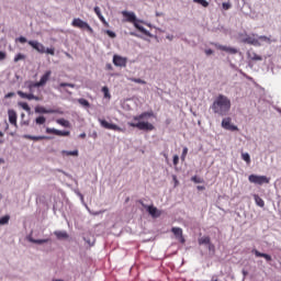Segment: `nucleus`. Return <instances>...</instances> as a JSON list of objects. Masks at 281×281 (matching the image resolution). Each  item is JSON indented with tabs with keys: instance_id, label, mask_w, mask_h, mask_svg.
Masks as SVG:
<instances>
[{
	"instance_id": "1",
	"label": "nucleus",
	"mask_w": 281,
	"mask_h": 281,
	"mask_svg": "<svg viewBox=\"0 0 281 281\" xmlns=\"http://www.w3.org/2000/svg\"><path fill=\"white\" fill-rule=\"evenodd\" d=\"M52 78V70H46L40 81L34 82V81H26V88L29 89L30 93H25L21 90L18 91V95L22 98L23 100H35V102H41L43 101V95H35L34 94V89H40V87H45L47 82H49V79Z\"/></svg>"
},
{
	"instance_id": "2",
	"label": "nucleus",
	"mask_w": 281,
	"mask_h": 281,
	"mask_svg": "<svg viewBox=\"0 0 281 281\" xmlns=\"http://www.w3.org/2000/svg\"><path fill=\"white\" fill-rule=\"evenodd\" d=\"M213 113L221 115L222 117L229 113L232 109V101L224 94H218L211 105Z\"/></svg>"
},
{
	"instance_id": "3",
	"label": "nucleus",
	"mask_w": 281,
	"mask_h": 281,
	"mask_svg": "<svg viewBox=\"0 0 281 281\" xmlns=\"http://www.w3.org/2000/svg\"><path fill=\"white\" fill-rule=\"evenodd\" d=\"M146 117H153V112H143L142 114L133 117L134 122H128L127 124L132 128H138V131H155V125L148 122H142V120Z\"/></svg>"
},
{
	"instance_id": "4",
	"label": "nucleus",
	"mask_w": 281,
	"mask_h": 281,
	"mask_svg": "<svg viewBox=\"0 0 281 281\" xmlns=\"http://www.w3.org/2000/svg\"><path fill=\"white\" fill-rule=\"evenodd\" d=\"M72 27H78L79 30H87L90 34H93V29L89 23L82 21V19L75 18L71 22Z\"/></svg>"
},
{
	"instance_id": "5",
	"label": "nucleus",
	"mask_w": 281,
	"mask_h": 281,
	"mask_svg": "<svg viewBox=\"0 0 281 281\" xmlns=\"http://www.w3.org/2000/svg\"><path fill=\"white\" fill-rule=\"evenodd\" d=\"M248 181L250 183H255L256 186H265V183H269L271 179L267 176L250 175L248 177Z\"/></svg>"
},
{
	"instance_id": "6",
	"label": "nucleus",
	"mask_w": 281,
	"mask_h": 281,
	"mask_svg": "<svg viewBox=\"0 0 281 281\" xmlns=\"http://www.w3.org/2000/svg\"><path fill=\"white\" fill-rule=\"evenodd\" d=\"M98 122L101 124L102 128H106L108 131H117L119 133H122V127L113 123H109L106 120L99 119Z\"/></svg>"
},
{
	"instance_id": "7",
	"label": "nucleus",
	"mask_w": 281,
	"mask_h": 281,
	"mask_svg": "<svg viewBox=\"0 0 281 281\" xmlns=\"http://www.w3.org/2000/svg\"><path fill=\"white\" fill-rule=\"evenodd\" d=\"M46 133H47V135H57L59 137H69V135H71V133L69 131H59V130L52 128V127H47Z\"/></svg>"
},
{
	"instance_id": "8",
	"label": "nucleus",
	"mask_w": 281,
	"mask_h": 281,
	"mask_svg": "<svg viewBox=\"0 0 281 281\" xmlns=\"http://www.w3.org/2000/svg\"><path fill=\"white\" fill-rule=\"evenodd\" d=\"M222 128H225V131H238V126L232 124V117H225L222 120Z\"/></svg>"
},
{
	"instance_id": "9",
	"label": "nucleus",
	"mask_w": 281,
	"mask_h": 281,
	"mask_svg": "<svg viewBox=\"0 0 281 281\" xmlns=\"http://www.w3.org/2000/svg\"><path fill=\"white\" fill-rule=\"evenodd\" d=\"M29 45L33 47L38 54H45V46L37 41H29Z\"/></svg>"
},
{
	"instance_id": "10",
	"label": "nucleus",
	"mask_w": 281,
	"mask_h": 281,
	"mask_svg": "<svg viewBox=\"0 0 281 281\" xmlns=\"http://www.w3.org/2000/svg\"><path fill=\"white\" fill-rule=\"evenodd\" d=\"M126 57H122L120 55L113 56V65H115V67H126Z\"/></svg>"
},
{
	"instance_id": "11",
	"label": "nucleus",
	"mask_w": 281,
	"mask_h": 281,
	"mask_svg": "<svg viewBox=\"0 0 281 281\" xmlns=\"http://www.w3.org/2000/svg\"><path fill=\"white\" fill-rule=\"evenodd\" d=\"M171 232L176 236L177 240H179L182 245L186 243V238L183 237V229L179 227H172Z\"/></svg>"
},
{
	"instance_id": "12",
	"label": "nucleus",
	"mask_w": 281,
	"mask_h": 281,
	"mask_svg": "<svg viewBox=\"0 0 281 281\" xmlns=\"http://www.w3.org/2000/svg\"><path fill=\"white\" fill-rule=\"evenodd\" d=\"M214 46L216 47V49H220L221 52H226L227 54H237L238 53V49H236L234 47L224 46V45H220V44H214Z\"/></svg>"
},
{
	"instance_id": "13",
	"label": "nucleus",
	"mask_w": 281,
	"mask_h": 281,
	"mask_svg": "<svg viewBox=\"0 0 281 281\" xmlns=\"http://www.w3.org/2000/svg\"><path fill=\"white\" fill-rule=\"evenodd\" d=\"M122 15L126 19L127 23H135L137 15L134 12L122 11Z\"/></svg>"
},
{
	"instance_id": "14",
	"label": "nucleus",
	"mask_w": 281,
	"mask_h": 281,
	"mask_svg": "<svg viewBox=\"0 0 281 281\" xmlns=\"http://www.w3.org/2000/svg\"><path fill=\"white\" fill-rule=\"evenodd\" d=\"M147 212L153 218H159V216H161V211L157 210L154 205L147 206Z\"/></svg>"
},
{
	"instance_id": "15",
	"label": "nucleus",
	"mask_w": 281,
	"mask_h": 281,
	"mask_svg": "<svg viewBox=\"0 0 281 281\" xmlns=\"http://www.w3.org/2000/svg\"><path fill=\"white\" fill-rule=\"evenodd\" d=\"M252 254H255V256L257 258H265V260H267V262H271V260H272L270 255L265 254V252H260V251H258L256 249H252Z\"/></svg>"
},
{
	"instance_id": "16",
	"label": "nucleus",
	"mask_w": 281,
	"mask_h": 281,
	"mask_svg": "<svg viewBox=\"0 0 281 281\" xmlns=\"http://www.w3.org/2000/svg\"><path fill=\"white\" fill-rule=\"evenodd\" d=\"M24 139H31L32 142H41L43 139H52L49 136H32V135H24Z\"/></svg>"
},
{
	"instance_id": "17",
	"label": "nucleus",
	"mask_w": 281,
	"mask_h": 281,
	"mask_svg": "<svg viewBox=\"0 0 281 281\" xmlns=\"http://www.w3.org/2000/svg\"><path fill=\"white\" fill-rule=\"evenodd\" d=\"M8 115H9V122H10V124H12L13 126H16V111H14V110H9V111H8Z\"/></svg>"
},
{
	"instance_id": "18",
	"label": "nucleus",
	"mask_w": 281,
	"mask_h": 281,
	"mask_svg": "<svg viewBox=\"0 0 281 281\" xmlns=\"http://www.w3.org/2000/svg\"><path fill=\"white\" fill-rule=\"evenodd\" d=\"M198 243H199V245H209V249H212L214 247V245L211 244L210 237H207V236L199 238Z\"/></svg>"
},
{
	"instance_id": "19",
	"label": "nucleus",
	"mask_w": 281,
	"mask_h": 281,
	"mask_svg": "<svg viewBox=\"0 0 281 281\" xmlns=\"http://www.w3.org/2000/svg\"><path fill=\"white\" fill-rule=\"evenodd\" d=\"M54 234L58 238V240H65L66 238H69L67 232L56 231Z\"/></svg>"
},
{
	"instance_id": "20",
	"label": "nucleus",
	"mask_w": 281,
	"mask_h": 281,
	"mask_svg": "<svg viewBox=\"0 0 281 281\" xmlns=\"http://www.w3.org/2000/svg\"><path fill=\"white\" fill-rule=\"evenodd\" d=\"M244 43H247L248 45H260V43L258 42V40L248 36L244 40Z\"/></svg>"
},
{
	"instance_id": "21",
	"label": "nucleus",
	"mask_w": 281,
	"mask_h": 281,
	"mask_svg": "<svg viewBox=\"0 0 281 281\" xmlns=\"http://www.w3.org/2000/svg\"><path fill=\"white\" fill-rule=\"evenodd\" d=\"M29 240H30V243H34V245H44V243H49V238H47V239L30 238Z\"/></svg>"
},
{
	"instance_id": "22",
	"label": "nucleus",
	"mask_w": 281,
	"mask_h": 281,
	"mask_svg": "<svg viewBox=\"0 0 281 281\" xmlns=\"http://www.w3.org/2000/svg\"><path fill=\"white\" fill-rule=\"evenodd\" d=\"M61 154L66 155L67 157H78V149L69 151V150H63Z\"/></svg>"
},
{
	"instance_id": "23",
	"label": "nucleus",
	"mask_w": 281,
	"mask_h": 281,
	"mask_svg": "<svg viewBox=\"0 0 281 281\" xmlns=\"http://www.w3.org/2000/svg\"><path fill=\"white\" fill-rule=\"evenodd\" d=\"M255 202L256 205H258L259 207H265V200H262V198H260L259 195H255Z\"/></svg>"
},
{
	"instance_id": "24",
	"label": "nucleus",
	"mask_w": 281,
	"mask_h": 281,
	"mask_svg": "<svg viewBox=\"0 0 281 281\" xmlns=\"http://www.w3.org/2000/svg\"><path fill=\"white\" fill-rule=\"evenodd\" d=\"M35 113H52V110H47L44 106L38 105L35 108Z\"/></svg>"
},
{
	"instance_id": "25",
	"label": "nucleus",
	"mask_w": 281,
	"mask_h": 281,
	"mask_svg": "<svg viewBox=\"0 0 281 281\" xmlns=\"http://www.w3.org/2000/svg\"><path fill=\"white\" fill-rule=\"evenodd\" d=\"M19 106H21V109H23V111H26L27 113L32 111V109L30 108V104H27L26 102H20Z\"/></svg>"
},
{
	"instance_id": "26",
	"label": "nucleus",
	"mask_w": 281,
	"mask_h": 281,
	"mask_svg": "<svg viewBox=\"0 0 281 281\" xmlns=\"http://www.w3.org/2000/svg\"><path fill=\"white\" fill-rule=\"evenodd\" d=\"M10 223V215L0 217V225H8Z\"/></svg>"
},
{
	"instance_id": "27",
	"label": "nucleus",
	"mask_w": 281,
	"mask_h": 281,
	"mask_svg": "<svg viewBox=\"0 0 281 281\" xmlns=\"http://www.w3.org/2000/svg\"><path fill=\"white\" fill-rule=\"evenodd\" d=\"M193 3H199L203 8H207L210 5V2H207V0H193Z\"/></svg>"
},
{
	"instance_id": "28",
	"label": "nucleus",
	"mask_w": 281,
	"mask_h": 281,
	"mask_svg": "<svg viewBox=\"0 0 281 281\" xmlns=\"http://www.w3.org/2000/svg\"><path fill=\"white\" fill-rule=\"evenodd\" d=\"M131 82H136V85H146V81L144 79H139V78H130L128 79Z\"/></svg>"
},
{
	"instance_id": "29",
	"label": "nucleus",
	"mask_w": 281,
	"mask_h": 281,
	"mask_svg": "<svg viewBox=\"0 0 281 281\" xmlns=\"http://www.w3.org/2000/svg\"><path fill=\"white\" fill-rule=\"evenodd\" d=\"M45 122H47V119H45V116H38L35 119V124L43 125L45 124Z\"/></svg>"
},
{
	"instance_id": "30",
	"label": "nucleus",
	"mask_w": 281,
	"mask_h": 281,
	"mask_svg": "<svg viewBox=\"0 0 281 281\" xmlns=\"http://www.w3.org/2000/svg\"><path fill=\"white\" fill-rule=\"evenodd\" d=\"M241 159L246 161V164H251V157L247 153L241 154Z\"/></svg>"
},
{
	"instance_id": "31",
	"label": "nucleus",
	"mask_w": 281,
	"mask_h": 281,
	"mask_svg": "<svg viewBox=\"0 0 281 281\" xmlns=\"http://www.w3.org/2000/svg\"><path fill=\"white\" fill-rule=\"evenodd\" d=\"M134 27H136V30H138L139 32H146V29H144V26L139 25L138 20H136L135 22H133Z\"/></svg>"
},
{
	"instance_id": "32",
	"label": "nucleus",
	"mask_w": 281,
	"mask_h": 281,
	"mask_svg": "<svg viewBox=\"0 0 281 281\" xmlns=\"http://www.w3.org/2000/svg\"><path fill=\"white\" fill-rule=\"evenodd\" d=\"M57 124H60V126H65L66 128L69 127V121H67L65 119L58 120Z\"/></svg>"
},
{
	"instance_id": "33",
	"label": "nucleus",
	"mask_w": 281,
	"mask_h": 281,
	"mask_svg": "<svg viewBox=\"0 0 281 281\" xmlns=\"http://www.w3.org/2000/svg\"><path fill=\"white\" fill-rule=\"evenodd\" d=\"M19 60H25V55L19 53V54L14 57V63H19Z\"/></svg>"
},
{
	"instance_id": "34",
	"label": "nucleus",
	"mask_w": 281,
	"mask_h": 281,
	"mask_svg": "<svg viewBox=\"0 0 281 281\" xmlns=\"http://www.w3.org/2000/svg\"><path fill=\"white\" fill-rule=\"evenodd\" d=\"M78 102L79 104H81V106H87V108L90 106L89 101L86 99H78Z\"/></svg>"
},
{
	"instance_id": "35",
	"label": "nucleus",
	"mask_w": 281,
	"mask_h": 281,
	"mask_svg": "<svg viewBox=\"0 0 281 281\" xmlns=\"http://www.w3.org/2000/svg\"><path fill=\"white\" fill-rule=\"evenodd\" d=\"M186 157H188V147H184L181 155V161H186Z\"/></svg>"
},
{
	"instance_id": "36",
	"label": "nucleus",
	"mask_w": 281,
	"mask_h": 281,
	"mask_svg": "<svg viewBox=\"0 0 281 281\" xmlns=\"http://www.w3.org/2000/svg\"><path fill=\"white\" fill-rule=\"evenodd\" d=\"M222 8H223V10H229V9L232 8V3H229V2H223V3H222Z\"/></svg>"
},
{
	"instance_id": "37",
	"label": "nucleus",
	"mask_w": 281,
	"mask_h": 281,
	"mask_svg": "<svg viewBox=\"0 0 281 281\" xmlns=\"http://www.w3.org/2000/svg\"><path fill=\"white\" fill-rule=\"evenodd\" d=\"M102 91L104 93V98H111V94L109 93V88L108 87H103Z\"/></svg>"
},
{
	"instance_id": "38",
	"label": "nucleus",
	"mask_w": 281,
	"mask_h": 281,
	"mask_svg": "<svg viewBox=\"0 0 281 281\" xmlns=\"http://www.w3.org/2000/svg\"><path fill=\"white\" fill-rule=\"evenodd\" d=\"M45 54H49L50 56H54L56 54V50L54 48H46Z\"/></svg>"
},
{
	"instance_id": "39",
	"label": "nucleus",
	"mask_w": 281,
	"mask_h": 281,
	"mask_svg": "<svg viewBox=\"0 0 281 281\" xmlns=\"http://www.w3.org/2000/svg\"><path fill=\"white\" fill-rule=\"evenodd\" d=\"M251 60H262V56L254 53L252 56H251Z\"/></svg>"
},
{
	"instance_id": "40",
	"label": "nucleus",
	"mask_w": 281,
	"mask_h": 281,
	"mask_svg": "<svg viewBox=\"0 0 281 281\" xmlns=\"http://www.w3.org/2000/svg\"><path fill=\"white\" fill-rule=\"evenodd\" d=\"M191 181H193V183H203V180H201V178H198L196 176L192 177Z\"/></svg>"
},
{
	"instance_id": "41",
	"label": "nucleus",
	"mask_w": 281,
	"mask_h": 281,
	"mask_svg": "<svg viewBox=\"0 0 281 281\" xmlns=\"http://www.w3.org/2000/svg\"><path fill=\"white\" fill-rule=\"evenodd\" d=\"M59 87H70V89H74L76 86L74 83L61 82L59 83Z\"/></svg>"
},
{
	"instance_id": "42",
	"label": "nucleus",
	"mask_w": 281,
	"mask_h": 281,
	"mask_svg": "<svg viewBox=\"0 0 281 281\" xmlns=\"http://www.w3.org/2000/svg\"><path fill=\"white\" fill-rule=\"evenodd\" d=\"M94 13L97 14V16L102 15V11H100V7H94Z\"/></svg>"
},
{
	"instance_id": "43",
	"label": "nucleus",
	"mask_w": 281,
	"mask_h": 281,
	"mask_svg": "<svg viewBox=\"0 0 281 281\" xmlns=\"http://www.w3.org/2000/svg\"><path fill=\"white\" fill-rule=\"evenodd\" d=\"M106 34H108V36H110V38H115V32H113V31H106Z\"/></svg>"
},
{
	"instance_id": "44",
	"label": "nucleus",
	"mask_w": 281,
	"mask_h": 281,
	"mask_svg": "<svg viewBox=\"0 0 281 281\" xmlns=\"http://www.w3.org/2000/svg\"><path fill=\"white\" fill-rule=\"evenodd\" d=\"M173 166H179V156L178 155L173 156Z\"/></svg>"
},
{
	"instance_id": "45",
	"label": "nucleus",
	"mask_w": 281,
	"mask_h": 281,
	"mask_svg": "<svg viewBox=\"0 0 281 281\" xmlns=\"http://www.w3.org/2000/svg\"><path fill=\"white\" fill-rule=\"evenodd\" d=\"M15 93L14 92H9L4 95V98L8 100V98H14Z\"/></svg>"
},
{
	"instance_id": "46",
	"label": "nucleus",
	"mask_w": 281,
	"mask_h": 281,
	"mask_svg": "<svg viewBox=\"0 0 281 281\" xmlns=\"http://www.w3.org/2000/svg\"><path fill=\"white\" fill-rule=\"evenodd\" d=\"M19 43H27V38H25L24 36L19 37Z\"/></svg>"
},
{
	"instance_id": "47",
	"label": "nucleus",
	"mask_w": 281,
	"mask_h": 281,
	"mask_svg": "<svg viewBox=\"0 0 281 281\" xmlns=\"http://www.w3.org/2000/svg\"><path fill=\"white\" fill-rule=\"evenodd\" d=\"M206 56H212V54H214V50H212V48H209L205 50Z\"/></svg>"
},
{
	"instance_id": "48",
	"label": "nucleus",
	"mask_w": 281,
	"mask_h": 281,
	"mask_svg": "<svg viewBox=\"0 0 281 281\" xmlns=\"http://www.w3.org/2000/svg\"><path fill=\"white\" fill-rule=\"evenodd\" d=\"M103 23H104V25H109L108 23H106V20L104 19V15H99L98 16Z\"/></svg>"
},
{
	"instance_id": "49",
	"label": "nucleus",
	"mask_w": 281,
	"mask_h": 281,
	"mask_svg": "<svg viewBox=\"0 0 281 281\" xmlns=\"http://www.w3.org/2000/svg\"><path fill=\"white\" fill-rule=\"evenodd\" d=\"M5 56L4 52H0V60H5Z\"/></svg>"
},
{
	"instance_id": "50",
	"label": "nucleus",
	"mask_w": 281,
	"mask_h": 281,
	"mask_svg": "<svg viewBox=\"0 0 281 281\" xmlns=\"http://www.w3.org/2000/svg\"><path fill=\"white\" fill-rule=\"evenodd\" d=\"M259 40H260V41H269V37L262 35V36H259Z\"/></svg>"
},
{
	"instance_id": "51",
	"label": "nucleus",
	"mask_w": 281,
	"mask_h": 281,
	"mask_svg": "<svg viewBox=\"0 0 281 281\" xmlns=\"http://www.w3.org/2000/svg\"><path fill=\"white\" fill-rule=\"evenodd\" d=\"M104 213V211H99V212H95V213H92L93 214V216H98V214H103Z\"/></svg>"
},
{
	"instance_id": "52",
	"label": "nucleus",
	"mask_w": 281,
	"mask_h": 281,
	"mask_svg": "<svg viewBox=\"0 0 281 281\" xmlns=\"http://www.w3.org/2000/svg\"><path fill=\"white\" fill-rule=\"evenodd\" d=\"M106 69H113V66L111 64H106Z\"/></svg>"
},
{
	"instance_id": "53",
	"label": "nucleus",
	"mask_w": 281,
	"mask_h": 281,
	"mask_svg": "<svg viewBox=\"0 0 281 281\" xmlns=\"http://www.w3.org/2000/svg\"><path fill=\"white\" fill-rule=\"evenodd\" d=\"M80 137H81L82 139H85V137H87V134H86V133H82V134H80Z\"/></svg>"
},
{
	"instance_id": "54",
	"label": "nucleus",
	"mask_w": 281,
	"mask_h": 281,
	"mask_svg": "<svg viewBox=\"0 0 281 281\" xmlns=\"http://www.w3.org/2000/svg\"><path fill=\"white\" fill-rule=\"evenodd\" d=\"M198 190H205V187H203V186H198Z\"/></svg>"
},
{
	"instance_id": "55",
	"label": "nucleus",
	"mask_w": 281,
	"mask_h": 281,
	"mask_svg": "<svg viewBox=\"0 0 281 281\" xmlns=\"http://www.w3.org/2000/svg\"><path fill=\"white\" fill-rule=\"evenodd\" d=\"M131 36H137V34H135V33L132 32V33H131Z\"/></svg>"
},
{
	"instance_id": "56",
	"label": "nucleus",
	"mask_w": 281,
	"mask_h": 281,
	"mask_svg": "<svg viewBox=\"0 0 281 281\" xmlns=\"http://www.w3.org/2000/svg\"><path fill=\"white\" fill-rule=\"evenodd\" d=\"M167 38H169V41H172V36H167Z\"/></svg>"
},
{
	"instance_id": "57",
	"label": "nucleus",
	"mask_w": 281,
	"mask_h": 281,
	"mask_svg": "<svg viewBox=\"0 0 281 281\" xmlns=\"http://www.w3.org/2000/svg\"><path fill=\"white\" fill-rule=\"evenodd\" d=\"M0 137H3V132L0 131Z\"/></svg>"
},
{
	"instance_id": "58",
	"label": "nucleus",
	"mask_w": 281,
	"mask_h": 281,
	"mask_svg": "<svg viewBox=\"0 0 281 281\" xmlns=\"http://www.w3.org/2000/svg\"><path fill=\"white\" fill-rule=\"evenodd\" d=\"M243 273H244V276H247V271L244 270Z\"/></svg>"
},
{
	"instance_id": "59",
	"label": "nucleus",
	"mask_w": 281,
	"mask_h": 281,
	"mask_svg": "<svg viewBox=\"0 0 281 281\" xmlns=\"http://www.w3.org/2000/svg\"><path fill=\"white\" fill-rule=\"evenodd\" d=\"M0 144H3V140H0Z\"/></svg>"
}]
</instances>
